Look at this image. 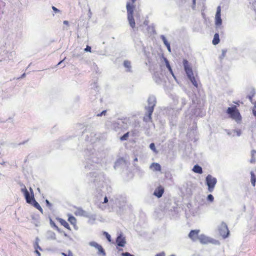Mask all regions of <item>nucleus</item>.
<instances>
[{
    "label": "nucleus",
    "instance_id": "f704fd0d",
    "mask_svg": "<svg viewBox=\"0 0 256 256\" xmlns=\"http://www.w3.org/2000/svg\"><path fill=\"white\" fill-rule=\"evenodd\" d=\"M122 256H134L132 254H131L129 252H126L122 254Z\"/></svg>",
    "mask_w": 256,
    "mask_h": 256
},
{
    "label": "nucleus",
    "instance_id": "a211bd4d",
    "mask_svg": "<svg viewBox=\"0 0 256 256\" xmlns=\"http://www.w3.org/2000/svg\"><path fill=\"white\" fill-rule=\"evenodd\" d=\"M68 222L72 225L75 226L76 224V218L72 216H70L68 218Z\"/></svg>",
    "mask_w": 256,
    "mask_h": 256
},
{
    "label": "nucleus",
    "instance_id": "de8ad7c7",
    "mask_svg": "<svg viewBox=\"0 0 256 256\" xmlns=\"http://www.w3.org/2000/svg\"><path fill=\"white\" fill-rule=\"evenodd\" d=\"M193 2H194V4H195V2H196V0H193Z\"/></svg>",
    "mask_w": 256,
    "mask_h": 256
},
{
    "label": "nucleus",
    "instance_id": "7ed1b4c3",
    "mask_svg": "<svg viewBox=\"0 0 256 256\" xmlns=\"http://www.w3.org/2000/svg\"><path fill=\"white\" fill-rule=\"evenodd\" d=\"M226 113L228 114L230 118L238 122L242 120V116L236 106L228 108L226 110Z\"/></svg>",
    "mask_w": 256,
    "mask_h": 256
},
{
    "label": "nucleus",
    "instance_id": "6ab92c4d",
    "mask_svg": "<svg viewBox=\"0 0 256 256\" xmlns=\"http://www.w3.org/2000/svg\"><path fill=\"white\" fill-rule=\"evenodd\" d=\"M250 175H251L250 180H251L252 184L254 186L255 184H256V176L253 172H251Z\"/></svg>",
    "mask_w": 256,
    "mask_h": 256
},
{
    "label": "nucleus",
    "instance_id": "f257e3e1",
    "mask_svg": "<svg viewBox=\"0 0 256 256\" xmlns=\"http://www.w3.org/2000/svg\"><path fill=\"white\" fill-rule=\"evenodd\" d=\"M183 64L184 70L188 78L190 79L193 85L196 88L198 87V84L195 77L194 76V73L192 67L190 65L188 62L186 60H184Z\"/></svg>",
    "mask_w": 256,
    "mask_h": 256
},
{
    "label": "nucleus",
    "instance_id": "79ce46f5",
    "mask_svg": "<svg viewBox=\"0 0 256 256\" xmlns=\"http://www.w3.org/2000/svg\"><path fill=\"white\" fill-rule=\"evenodd\" d=\"M167 48H168V51H169L170 52H171V50H170V46H168Z\"/></svg>",
    "mask_w": 256,
    "mask_h": 256
},
{
    "label": "nucleus",
    "instance_id": "cd10ccee",
    "mask_svg": "<svg viewBox=\"0 0 256 256\" xmlns=\"http://www.w3.org/2000/svg\"><path fill=\"white\" fill-rule=\"evenodd\" d=\"M104 234L106 236V238L108 239V240L109 242H110L111 241L110 236L107 232H104Z\"/></svg>",
    "mask_w": 256,
    "mask_h": 256
},
{
    "label": "nucleus",
    "instance_id": "bb28decb",
    "mask_svg": "<svg viewBox=\"0 0 256 256\" xmlns=\"http://www.w3.org/2000/svg\"><path fill=\"white\" fill-rule=\"evenodd\" d=\"M214 196L212 194H210L208 196L207 200L208 201L212 202L214 201Z\"/></svg>",
    "mask_w": 256,
    "mask_h": 256
},
{
    "label": "nucleus",
    "instance_id": "58836bf2",
    "mask_svg": "<svg viewBox=\"0 0 256 256\" xmlns=\"http://www.w3.org/2000/svg\"><path fill=\"white\" fill-rule=\"evenodd\" d=\"M52 10L55 12H59V10L58 8H56V7L54 6L52 7Z\"/></svg>",
    "mask_w": 256,
    "mask_h": 256
},
{
    "label": "nucleus",
    "instance_id": "393cba45",
    "mask_svg": "<svg viewBox=\"0 0 256 256\" xmlns=\"http://www.w3.org/2000/svg\"><path fill=\"white\" fill-rule=\"evenodd\" d=\"M226 52H227V50H222V54L220 55V59H223L226 56Z\"/></svg>",
    "mask_w": 256,
    "mask_h": 256
},
{
    "label": "nucleus",
    "instance_id": "ea45409f",
    "mask_svg": "<svg viewBox=\"0 0 256 256\" xmlns=\"http://www.w3.org/2000/svg\"><path fill=\"white\" fill-rule=\"evenodd\" d=\"M46 203L48 206L49 207L51 206V204L48 200H46Z\"/></svg>",
    "mask_w": 256,
    "mask_h": 256
},
{
    "label": "nucleus",
    "instance_id": "6e6552de",
    "mask_svg": "<svg viewBox=\"0 0 256 256\" xmlns=\"http://www.w3.org/2000/svg\"><path fill=\"white\" fill-rule=\"evenodd\" d=\"M198 240L202 244H214L216 240L204 234H201L198 237Z\"/></svg>",
    "mask_w": 256,
    "mask_h": 256
},
{
    "label": "nucleus",
    "instance_id": "5701e85b",
    "mask_svg": "<svg viewBox=\"0 0 256 256\" xmlns=\"http://www.w3.org/2000/svg\"><path fill=\"white\" fill-rule=\"evenodd\" d=\"M129 136V132H128L124 134L120 138V140L121 141L126 140L128 139Z\"/></svg>",
    "mask_w": 256,
    "mask_h": 256
},
{
    "label": "nucleus",
    "instance_id": "49530a36",
    "mask_svg": "<svg viewBox=\"0 0 256 256\" xmlns=\"http://www.w3.org/2000/svg\"><path fill=\"white\" fill-rule=\"evenodd\" d=\"M36 252L38 254H40V252H39L38 250H36Z\"/></svg>",
    "mask_w": 256,
    "mask_h": 256
},
{
    "label": "nucleus",
    "instance_id": "b1692460",
    "mask_svg": "<svg viewBox=\"0 0 256 256\" xmlns=\"http://www.w3.org/2000/svg\"><path fill=\"white\" fill-rule=\"evenodd\" d=\"M252 159L251 162H254L256 161L255 156H256V150H252L251 152Z\"/></svg>",
    "mask_w": 256,
    "mask_h": 256
},
{
    "label": "nucleus",
    "instance_id": "a18cd8bd",
    "mask_svg": "<svg viewBox=\"0 0 256 256\" xmlns=\"http://www.w3.org/2000/svg\"><path fill=\"white\" fill-rule=\"evenodd\" d=\"M234 104H236L237 105L239 106L238 102H234Z\"/></svg>",
    "mask_w": 256,
    "mask_h": 256
},
{
    "label": "nucleus",
    "instance_id": "423d86ee",
    "mask_svg": "<svg viewBox=\"0 0 256 256\" xmlns=\"http://www.w3.org/2000/svg\"><path fill=\"white\" fill-rule=\"evenodd\" d=\"M206 184L208 186V190L210 192H212L214 190L215 185L216 184V179L211 175L208 174L206 177Z\"/></svg>",
    "mask_w": 256,
    "mask_h": 256
},
{
    "label": "nucleus",
    "instance_id": "72a5a7b5",
    "mask_svg": "<svg viewBox=\"0 0 256 256\" xmlns=\"http://www.w3.org/2000/svg\"><path fill=\"white\" fill-rule=\"evenodd\" d=\"M62 254L64 256H73L72 253L70 251L68 252V254L62 252Z\"/></svg>",
    "mask_w": 256,
    "mask_h": 256
},
{
    "label": "nucleus",
    "instance_id": "a19ab883",
    "mask_svg": "<svg viewBox=\"0 0 256 256\" xmlns=\"http://www.w3.org/2000/svg\"><path fill=\"white\" fill-rule=\"evenodd\" d=\"M108 202V199L106 196L104 198V203H106Z\"/></svg>",
    "mask_w": 256,
    "mask_h": 256
},
{
    "label": "nucleus",
    "instance_id": "4468645a",
    "mask_svg": "<svg viewBox=\"0 0 256 256\" xmlns=\"http://www.w3.org/2000/svg\"><path fill=\"white\" fill-rule=\"evenodd\" d=\"M57 220L65 228H66V229H68V230H70V228L68 224L64 220L61 218H58Z\"/></svg>",
    "mask_w": 256,
    "mask_h": 256
},
{
    "label": "nucleus",
    "instance_id": "20e7f679",
    "mask_svg": "<svg viewBox=\"0 0 256 256\" xmlns=\"http://www.w3.org/2000/svg\"><path fill=\"white\" fill-rule=\"evenodd\" d=\"M148 103L149 106L146 108L148 115L147 118H144V121H152V115L154 110V107L156 106V101L154 98H149L148 99Z\"/></svg>",
    "mask_w": 256,
    "mask_h": 256
},
{
    "label": "nucleus",
    "instance_id": "f8f14e48",
    "mask_svg": "<svg viewBox=\"0 0 256 256\" xmlns=\"http://www.w3.org/2000/svg\"><path fill=\"white\" fill-rule=\"evenodd\" d=\"M164 192V188L162 186H159L154 192V195L158 198H160Z\"/></svg>",
    "mask_w": 256,
    "mask_h": 256
},
{
    "label": "nucleus",
    "instance_id": "aec40b11",
    "mask_svg": "<svg viewBox=\"0 0 256 256\" xmlns=\"http://www.w3.org/2000/svg\"><path fill=\"white\" fill-rule=\"evenodd\" d=\"M124 66L125 68H128V72H130L131 70H130V68H131V63L130 61L128 60H124Z\"/></svg>",
    "mask_w": 256,
    "mask_h": 256
},
{
    "label": "nucleus",
    "instance_id": "1a4fd4ad",
    "mask_svg": "<svg viewBox=\"0 0 256 256\" xmlns=\"http://www.w3.org/2000/svg\"><path fill=\"white\" fill-rule=\"evenodd\" d=\"M221 8L218 6L215 16V24L216 26H220L222 24V20L220 18Z\"/></svg>",
    "mask_w": 256,
    "mask_h": 256
},
{
    "label": "nucleus",
    "instance_id": "9b49d317",
    "mask_svg": "<svg viewBox=\"0 0 256 256\" xmlns=\"http://www.w3.org/2000/svg\"><path fill=\"white\" fill-rule=\"evenodd\" d=\"M116 242L118 246L124 247V246L126 241L124 237H123L122 236H119L116 240Z\"/></svg>",
    "mask_w": 256,
    "mask_h": 256
},
{
    "label": "nucleus",
    "instance_id": "9d476101",
    "mask_svg": "<svg viewBox=\"0 0 256 256\" xmlns=\"http://www.w3.org/2000/svg\"><path fill=\"white\" fill-rule=\"evenodd\" d=\"M200 230H192L189 234L188 237L193 241H196L198 239V234Z\"/></svg>",
    "mask_w": 256,
    "mask_h": 256
},
{
    "label": "nucleus",
    "instance_id": "f03ea898",
    "mask_svg": "<svg viewBox=\"0 0 256 256\" xmlns=\"http://www.w3.org/2000/svg\"><path fill=\"white\" fill-rule=\"evenodd\" d=\"M21 190L25 196L26 202L28 204H32L34 206L39 210L40 212H42V207L40 204L34 200L33 194H32L31 196H30L29 192H28L26 187L24 186V188H22Z\"/></svg>",
    "mask_w": 256,
    "mask_h": 256
},
{
    "label": "nucleus",
    "instance_id": "f3484780",
    "mask_svg": "<svg viewBox=\"0 0 256 256\" xmlns=\"http://www.w3.org/2000/svg\"><path fill=\"white\" fill-rule=\"evenodd\" d=\"M220 42L219 34L218 33L214 34V38L212 40V44L214 45H216Z\"/></svg>",
    "mask_w": 256,
    "mask_h": 256
},
{
    "label": "nucleus",
    "instance_id": "2f4dec72",
    "mask_svg": "<svg viewBox=\"0 0 256 256\" xmlns=\"http://www.w3.org/2000/svg\"><path fill=\"white\" fill-rule=\"evenodd\" d=\"M253 114L256 117V102L254 104V106L252 108Z\"/></svg>",
    "mask_w": 256,
    "mask_h": 256
},
{
    "label": "nucleus",
    "instance_id": "ddd939ff",
    "mask_svg": "<svg viewBox=\"0 0 256 256\" xmlns=\"http://www.w3.org/2000/svg\"><path fill=\"white\" fill-rule=\"evenodd\" d=\"M90 245L91 246H94L98 250V253L100 254H104V250L102 247L98 244H97L96 242H90Z\"/></svg>",
    "mask_w": 256,
    "mask_h": 256
},
{
    "label": "nucleus",
    "instance_id": "c9c22d12",
    "mask_svg": "<svg viewBox=\"0 0 256 256\" xmlns=\"http://www.w3.org/2000/svg\"><path fill=\"white\" fill-rule=\"evenodd\" d=\"M150 146L152 150H153L154 151L156 150L155 145L154 143L150 144Z\"/></svg>",
    "mask_w": 256,
    "mask_h": 256
},
{
    "label": "nucleus",
    "instance_id": "e433bc0d",
    "mask_svg": "<svg viewBox=\"0 0 256 256\" xmlns=\"http://www.w3.org/2000/svg\"><path fill=\"white\" fill-rule=\"evenodd\" d=\"M86 52H91V47L90 46H87L86 48L84 49Z\"/></svg>",
    "mask_w": 256,
    "mask_h": 256
},
{
    "label": "nucleus",
    "instance_id": "412c9836",
    "mask_svg": "<svg viewBox=\"0 0 256 256\" xmlns=\"http://www.w3.org/2000/svg\"><path fill=\"white\" fill-rule=\"evenodd\" d=\"M255 95V92L254 90H252L250 94L247 96V98L250 100L252 102V98Z\"/></svg>",
    "mask_w": 256,
    "mask_h": 256
},
{
    "label": "nucleus",
    "instance_id": "c03bdc74",
    "mask_svg": "<svg viewBox=\"0 0 256 256\" xmlns=\"http://www.w3.org/2000/svg\"><path fill=\"white\" fill-rule=\"evenodd\" d=\"M64 24H68V21H66V20H64Z\"/></svg>",
    "mask_w": 256,
    "mask_h": 256
},
{
    "label": "nucleus",
    "instance_id": "39448f33",
    "mask_svg": "<svg viewBox=\"0 0 256 256\" xmlns=\"http://www.w3.org/2000/svg\"><path fill=\"white\" fill-rule=\"evenodd\" d=\"M134 9V6H131L130 4H126L128 19L130 26L132 28H134L136 26V23L133 16Z\"/></svg>",
    "mask_w": 256,
    "mask_h": 256
},
{
    "label": "nucleus",
    "instance_id": "473e14b6",
    "mask_svg": "<svg viewBox=\"0 0 256 256\" xmlns=\"http://www.w3.org/2000/svg\"><path fill=\"white\" fill-rule=\"evenodd\" d=\"M155 256H166V254L164 252H162L160 253H158L155 255ZM170 256H174V255H171Z\"/></svg>",
    "mask_w": 256,
    "mask_h": 256
},
{
    "label": "nucleus",
    "instance_id": "c756f323",
    "mask_svg": "<svg viewBox=\"0 0 256 256\" xmlns=\"http://www.w3.org/2000/svg\"><path fill=\"white\" fill-rule=\"evenodd\" d=\"M162 40H163V42H164V44L166 46V47L170 45V44L167 41V40H166V38L164 36H162Z\"/></svg>",
    "mask_w": 256,
    "mask_h": 256
},
{
    "label": "nucleus",
    "instance_id": "4be33fe9",
    "mask_svg": "<svg viewBox=\"0 0 256 256\" xmlns=\"http://www.w3.org/2000/svg\"><path fill=\"white\" fill-rule=\"evenodd\" d=\"M50 223L51 226L57 230H59V228L58 226L56 224L55 222L51 219L50 220Z\"/></svg>",
    "mask_w": 256,
    "mask_h": 256
},
{
    "label": "nucleus",
    "instance_id": "2eb2a0df",
    "mask_svg": "<svg viewBox=\"0 0 256 256\" xmlns=\"http://www.w3.org/2000/svg\"><path fill=\"white\" fill-rule=\"evenodd\" d=\"M192 171L196 174H202V168L198 164H196L194 166Z\"/></svg>",
    "mask_w": 256,
    "mask_h": 256
},
{
    "label": "nucleus",
    "instance_id": "4c0bfd02",
    "mask_svg": "<svg viewBox=\"0 0 256 256\" xmlns=\"http://www.w3.org/2000/svg\"><path fill=\"white\" fill-rule=\"evenodd\" d=\"M106 114V110H103L100 114H98V116H102V115H105Z\"/></svg>",
    "mask_w": 256,
    "mask_h": 256
},
{
    "label": "nucleus",
    "instance_id": "7c9ffc66",
    "mask_svg": "<svg viewBox=\"0 0 256 256\" xmlns=\"http://www.w3.org/2000/svg\"><path fill=\"white\" fill-rule=\"evenodd\" d=\"M162 40H163V42H164V44L166 46V47L170 45V44L167 41V40H166V38L164 36H162Z\"/></svg>",
    "mask_w": 256,
    "mask_h": 256
},
{
    "label": "nucleus",
    "instance_id": "a878e982",
    "mask_svg": "<svg viewBox=\"0 0 256 256\" xmlns=\"http://www.w3.org/2000/svg\"><path fill=\"white\" fill-rule=\"evenodd\" d=\"M164 60H165V62H166V66L167 68H168L170 71L171 72H172V70L171 68V67H170V64H169L168 60L166 58H164Z\"/></svg>",
    "mask_w": 256,
    "mask_h": 256
},
{
    "label": "nucleus",
    "instance_id": "dca6fc26",
    "mask_svg": "<svg viewBox=\"0 0 256 256\" xmlns=\"http://www.w3.org/2000/svg\"><path fill=\"white\" fill-rule=\"evenodd\" d=\"M150 168H152L154 171H160L161 166L158 163H152L150 166Z\"/></svg>",
    "mask_w": 256,
    "mask_h": 256
},
{
    "label": "nucleus",
    "instance_id": "0eeeda50",
    "mask_svg": "<svg viewBox=\"0 0 256 256\" xmlns=\"http://www.w3.org/2000/svg\"><path fill=\"white\" fill-rule=\"evenodd\" d=\"M218 230L220 235L224 238H228L230 234V231L228 229V226L224 222H222L218 228Z\"/></svg>",
    "mask_w": 256,
    "mask_h": 256
},
{
    "label": "nucleus",
    "instance_id": "37998d69",
    "mask_svg": "<svg viewBox=\"0 0 256 256\" xmlns=\"http://www.w3.org/2000/svg\"><path fill=\"white\" fill-rule=\"evenodd\" d=\"M152 28V30L153 31H154V28L153 26H152V27H150V26H148V28Z\"/></svg>",
    "mask_w": 256,
    "mask_h": 256
},
{
    "label": "nucleus",
    "instance_id": "c85d7f7f",
    "mask_svg": "<svg viewBox=\"0 0 256 256\" xmlns=\"http://www.w3.org/2000/svg\"><path fill=\"white\" fill-rule=\"evenodd\" d=\"M137 0H130V2H127L126 4H130L133 6H134V8L136 7L135 5L134 4L135 2Z\"/></svg>",
    "mask_w": 256,
    "mask_h": 256
}]
</instances>
